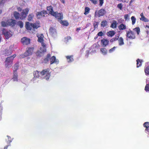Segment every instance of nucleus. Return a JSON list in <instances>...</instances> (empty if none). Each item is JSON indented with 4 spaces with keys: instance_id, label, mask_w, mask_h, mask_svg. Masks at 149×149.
Masks as SVG:
<instances>
[{
    "instance_id": "obj_1",
    "label": "nucleus",
    "mask_w": 149,
    "mask_h": 149,
    "mask_svg": "<svg viewBox=\"0 0 149 149\" xmlns=\"http://www.w3.org/2000/svg\"><path fill=\"white\" fill-rule=\"evenodd\" d=\"M47 10L49 14L57 18L58 19H61L63 18V16L62 13H58L57 12L54 11L53 7L51 6L47 7Z\"/></svg>"
},
{
    "instance_id": "obj_2",
    "label": "nucleus",
    "mask_w": 149,
    "mask_h": 149,
    "mask_svg": "<svg viewBox=\"0 0 149 149\" xmlns=\"http://www.w3.org/2000/svg\"><path fill=\"white\" fill-rule=\"evenodd\" d=\"M34 47H27L26 49L25 52L22 54L20 55L22 57L24 58L25 57H27L31 55L33 52Z\"/></svg>"
},
{
    "instance_id": "obj_3",
    "label": "nucleus",
    "mask_w": 149,
    "mask_h": 149,
    "mask_svg": "<svg viewBox=\"0 0 149 149\" xmlns=\"http://www.w3.org/2000/svg\"><path fill=\"white\" fill-rule=\"evenodd\" d=\"M16 56V55L14 54L12 56L8 57L6 58L5 64L6 67L9 68L11 66L13 60Z\"/></svg>"
},
{
    "instance_id": "obj_4",
    "label": "nucleus",
    "mask_w": 149,
    "mask_h": 149,
    "mask_svg": "<svg viewBox=\"0 0 149 149\" xmlns=\"http://www.w3.org/2000/svg\"><path fill=\"white\" fill-rule=\"evenodd\" d=\"M49 69L48 68L42 70L40 73L42 76L45 75L44 77V78L46 80H48L50 76V73L49 72Z\"/></svg>"
},
{
    "instance_id": "obj_5",
    "label": "nucleus",
    "mask_w": 149,
    "mask_h": 149,
    "mask_svg": "<svg viewBox=\"0 0 149 149\" xmlns=\"http://www.w3.org/2000/svg\"><path fill=\"white\" fill-rule=\"evenodd\" d=\"M127 37V38L130 39H134L135 38L136 36L134 32L130 30H129L127 31L126 34Z\"/></svg>"
},
{
    "instance_id": "obj_6",
    "label": "nucleus",
    "mask_w": 149,
    "mask_h": 149,
    "mask_svg": "<svg viewBox=\"0 0 149 149\" xmlns=\"http://www.w3.org/2000/svg\"><path fill=\"white\" fill-rule=\"evenodd\" d=\"M29 11V10L28 8L24 9L20 14H19V18L21 19H24L26 17Z\"/></svg>"
},
{
    "instance_id": "obj_7",
    "label": "nucleus",
    "mask_w": 149,
    "mask_h": 149,
    "mask_svg": "<svg viewBox=\"0 0 149 149\" xmlns=\"http://www.w3.org/2000/svg\"><path fill=\"white\" fill-rule=\"evenodd\" d=\"M18 66L17 65H15L14 69V76L13 78L14 81H18V72L17 70L18 69Z\"/></svg>"
},
{
    "instance_id": "obj_8",
    "label": "nucleus",
    "mask_w": 149,
    "mask_h": 149,
    "mask_svg": "<svg viewBox=\"0 0 149 149\" xmlns=\"http://www.w3.org/2000/svg\"><path fill=\"white\" fill-rule=\"evenodd\" d=\"M47 12L45 10H43L40 12H38L36 13V16L38 19H40L45 17V15L47 14Z\"/></svg>"
},
{
    "instance_id": "obj_9",
    "label": "nucleus",
    "mask_w": 149,
    "mask_h": 149,
    "mask_svg": "<svg viewBox=\"0 0 149 149\" xmlns=\"http://www.w3.org/2000/svg\"><path fill=\"white\" fill-rule=\"evenodd\" d=\"M2 33L4 35L5 38L6 39H8L12 35L11 32L10 31H7L5 29H3Z\"/></svg>"
},
{
    "instance_id": "obj_10",
    "label": "nucleus",
    "mask_w": 149,
    "mask_h": 149,
    "mask_svg": "<svg viewBox=\"0 0 149 149\" xmlns=\"http://www.w3.org/2000/svg\"><path fill=\"white\" fill-rule=\"evenodd\" d=\"M21 42L24 45H27L30 43V39L27 37H23L21 39Z\"/></svg>"
},
{
    "instance_id": "obj_11",
    "label": "nucleus",
    "mask_w": 149,
    "mask_h": 149,
    "mask_svg": "<svg viewBox=\"0 0 149 149\" xmlns=\"http://www.w3.org/2000/svg\"><path fill=\"white\" fill-rule=\"evenodd\" d=\"M50 64H52L54 63L58 64L59 63V61L58 59H56V57L55 56H53L51 58H50Z\"/></svg>"
},
{
    "instance_id": "obj_12",
    "label": "nucleus",
    "mask_w": 149,
    "mask_h": 149,
    "mask_svg": "<svg viewBox=\"0 0 149 149\" xmlns=\"http://www.w3.org/2000/svg\"><path fill=\"white\" fill-rule=\"evenodd\" d=\"M109 42V41L107 39L103 38L101 40V43L104 47H106L108 45Z\"/></svg>"
},
{
    "instance_id": "obj_13",
    "label": "nucleus",
    "mask_w": 149,
    "mask_h": 149,
    "mask_svg": "<svg viewBox=\"0 0 149 149\" xmlns=\"http://www.w3.org/2000/svg\"><path fill=\"white\" fill-rule=\"evenodd\" d=\"M106 13V11L103 8H102L98 11V17H99L101 16H103Z\"/></svg>"
},
{
    "instance_id": "obj_14",
    "label": "nucleus",
    "mask_w": 149,
    "mask_h": 149,
    "mask_svg": "<svg viewBox=\"0 0 149 149\" xmlns=\"http://www.w3.org/2000/svg\"><path fill=\"white\" fill-rule=\"evenodd\" d=\"M140 16L141 17L140 18V19L145 22H149V20L146 18L143 15V13H142L140 14Z\"/></svg>"
},
{
    "instance_id": "obj_15",
    "label": "nucleus",
    "mask_w": 149,
    "mask_h": 149,
    "mask_svg": "<svg viewBox=\"0 0 149 149\" xmlns=\"http://www.w3.org/2000/svg\"><path fill=\"white\" fill-rule=\"evenodd\" d=\"M32 23H30L29 22L26 23L25 27L27 30H31L32 29Z\"/></svg>"
},
{
    "instance_id": "obj_16",
    "label": "nucleus",
    "mask_w": 149,
    "mask_h": 149,
    "mask_svg": "<svg viewBox=\"0 0 149 149\" xmlns=\"http://www.w3.org/2000/svg\"><path fill=\"white\" fill-rule=\"evenodd\" d=\"M118 40L119 45L122 46L124 45V40L122 37H120L119 38L118 37Z\"/></svg>"
},
{
    "instance_id": "obj_17",
    "label": "nucleus",
    "mask_w": 149,
    "mask_h": 149,
    "mask_svg": "<svg viewBox=\"0 0 149 149\" xmlns=\"http://www.w3.org/2000/svg\"><path fill=\"white\" fill-rule=\"evenodd\" d=\"M8 25L13 26L16 24L15 20L13 19H10L8 21Z\"/></svg>"
},
{
    "instance_id": "obj_18",
    "label": "nucleus",
    "mask_w": 149,
    "mask_h": 149,
    "mask_svg": "<svg viewBox=\"0 0 149 149\" xmlns=\"http://www.w3.org/2000/svg\"><path fill=\"white\" fill-rule=\"evenodd\" d=\"M118 28L120 31L125 30L126 29V26L123 24H121L118 26Z\"/></svg>"
},
{
    "instance_id": "obj_19",
    "label": "nucleus",
    "mask_w": 149,
    "mask_h": 149,
    "mask_svg": "<svg viewBox=\"0 0 149 149\" xmlns=\"http://www.w3.org/2000/svg\"><path fill=\"white\" fill-rule=\"evenodd\" d=\"M51 57V55L50 54H48L46 57L45 58L43 62L45 63H47L50 60Z\"/></svg>"
},
{
    "instance_id": "obj_20",
    "label": "nucleus",
    "mask_w": 149,
    "mask_h": 149,
    "mask_svg": "<svg viewBox=\"0 0 149 149\" xmlns=\"http://www.w3.org/2000/svg\"><path fill=\"white\" fill-rule=\"evenodd\" d=\"M144 71L146 75H149V66H145Z\"/></svg>"
},
{
    "instance_id": "obj_21",
    "label": "nucleus",
    "mask_w": 149,
    "mask_h": 149,
    "mask_svg": "<svg viewBox=\"0 0 149 149\" xmlns=\"http://www.w3.org/2000/svg\"><path fill=\"white\" fill-rule=\"evenodd\" d=\"M12 51L10 49H7L4 51L3 54L6 56L9 55L11 54Z\"/></svg>"
},
{
    "instance_id": "obj_22",
    "label": "nucleus",
    "mask_w": 149,
    "mask_h": 149,
    "mask_svg": "<svg viewBox=\"0 0 149 149\" xmlns=\"http://www.w3.org/2000/svg\"><path fill=\"white\" fill-rule=\"evenodd\" d=\"M37 37H38V42H43L44 36L42 34H41L40 36L39 35L37 36Z\"/></svg>"
},
{
    "instance_id": "obj_23",
    "label": "nucleus",
    "mask_w": 149,
    "mask_h": 149,
    "mask_svg": "<svg viewBox=\"0 0 149 149\" xmlns=\"http://www.w3.org/2000/svg\"><path fill=\"white\" fill-rule=\"evenodd\" d=\"M118 24V23L115 20L113 21V23L111 24L110 26V27L113 28L115 29L117 27V25Z\"/></svg>"
},
{
    "instance_id": "obj_24",
    "label": "nucleus",
    "mask_w": 149,
    "mask_h": 149,
    "mask_svg": "<svg viewBox=\"0 0 149 149\" xmlns=\"http://www.w3.org/2000/svg\"><path fill=\"white\" fill-rule=\"evenodd\" d=\"M100 51L104 55H106L107 52V50L106 48H102L100 49Z\"/></svg>"
},
{
    "instance_id": "obj_25",
    "label": "nucleus",
    "mask_w": 149,
    "mask_h": 149,
    "mask_svg": "<svg viewBox=\"0 0 149 149\" xmlns=\"http://www.w3.org/2000/svg\"><path fill=\"white\" fill-rule=\"evenodd\" d=\"M66 58L67 61L69 63L72 62L74 60L72 56H66Z\"/></svg>"
},
{
    "instance_id": "obj_26",
    "label": "nucleus",
    "mask_w": 149,
    "mask_h": 149,
    "mask_svg": "<svg viewBox=\"0 0 149 149\" xmlns=\"http://www.w3.org/2000/svg\"><path fill=\"white\" fill-rule=\"evenodd\" d=\"M115 32L113 31H112L108 32L107 33V35L109 37H113L115 34Z\"/></svg>"
},
{
    "instance_id": "obj_27",
    "label": "nucleus",
    "mask_w": 149,
    "mask_h": 149,
    "mask_svg": "<svg viewBox=\"0 0 149 149\" xmlns=\"http://www.w3.org/2000/svg\"><path fill=\"white\" fill-rule=\"evenodd\" d=\"M142 62V60H140L139 59H137L136 60V65L137 68H139L141 65Z\"/></svg>"
},
{
    "instance_id": "obj_28",
    "label": "nucleus",
    "mask_w": 149,
    "mask_h": 149,
    "mask_svg": "<svg viewBox=\"0 0 149 149\" xmlns=\"http://www.w3.org/2000/svg\"><path fill=\"white\" fill-rule=\"evenodd\" d=\"M133 31L136 32L138 35H139L140 33V29L139 27H136L134 29H133Z\"/></svg>"
},
{
    "instance_id": "obj_29",
    "label": "nucleus",
    "mask_w": 149,
    "mask_h": 149,
    "mask_svg": "<svg viewBox=\"0 0 149 149\" xmlns=\"http://www.w3.org/2000/svg\"><path fill=\"white\" fill-rule=\"evenodd\" d=\"M107 25V22L104 20L102 21L101 23V27H104Z\"/></svg>"
},
{
    "instance_id": "obj_30",
    "label": "nucleus",
    "mask_w": 149,
    "mask_h": 149,
    "mask_svg": "<svg viewBox=\"0 0 149 149\" xmlns=\"http://www.w3.org/2000/svg\"><path fill=\"white\" fill-rule=\"evenodd\" d=\"M145 27L146 30V32L147 34V37L149 38V25H146Z\"/></svg>"
},
{
    "instance_id": "obj_31",
    "label": "nucleus",
    "mask_w": 149,
    "mask_h": 149,
    "mask_svg": "<svg viewBox=\"0 0 149 149\" xmlns=\"http://www.w3.org/2000/svg\"><path fill=\"white\" fill-rule=\"evenodd\" d=\"M34 15L33 14L31 13L29 14L28 17V20L29 21H32Z\"/></svg>"
},
{
    "instance_id": "obj_32",
    "label": "nucleus",
    "mask_w": 149,
    "mask_h": 149,
    "mask_svg": "<svg viewBox=\"0 0 149 149\" xmlns=\"http://www.w3.org/2000/svg\"><path fill=\"white\" fill-rule=\"evenodd\" d=\"M63 19V18L61 19H58L59 20H61L60 23L64 25V26H68V22L66 21H63L62 20V19Z\"/></svg>"
},
{
    "instance_id": "obj_33",
    "label": "nucleus",
    "mask_w": 149,
    "mask_h": 149,
    "mask_svg": "<svg viewBox=\"0 0 149 149\" xmlns=\"http://www.w3.org/2000/svg\"><path fill=\"white\" fill-rule=\"evenodd\" d=\"M33 75L35 77L38 78L39 77V72L37 71H34L33 72Z\"/></svg>"
},
{
    "instance_id": "obj_34",
    "label": "nucleus",
    "mask_w": 149,
    "mask_h": 149,
    "mask_svg": "<svg viewBox=\"0 0 149 149\" xmlns=\"http://www.w3.org/2000/svg\"><path fill=\"white\" fill-rule=\"evenodd\" d=\"M90 9V8L87 7H86L85 8V11L84 13V15H86L88 14L89 12Z\"/></svg>"
},
{
    "instance_id": "obj_35",
    "label": "nucleus",
    "mask_w": 149,
    "mask_h": 149,
    "mask_svg": "<svg viewBox=\"0 0 149 149\" xmlns=\"http://www.w3.org/2000/svg\"><path fill=\"white\" fill-rule=\"evenodd\" d=\"M99 23L98 22L95 21L93 23V25L94 26V30L97 28Z\"/></svg>"
},
{
    "instance_id": "obj_36",
    "label": "nucleus",
    "mask_w": 149,
    "mask_h": 149,
    "mask_svg": "<svg viewBox=\"0 0 149 149\" xmlns=\"http://www.w3.org/2000/svg\"><path fill=\"white\" fill-rule=\"evenodd\" d=\"M119 37V36H116V37H114L112 39H111L110 40V42H112L115 41H116L118 40V37Z\"/></svg>"
},
{
    "instance_id": "obj_37",
    "label": "nucleus",
    "mask_w": 149,
    "mask_h": 149,
    "mask_svg": "<svg viewBox=\"0 0 149 149\" xmlns=\"http://www.w3.org/2000/svg\"><path fill=\"white\" fill-rule=\"evenodd\" d=\"M131 19L132 21V24L133 25L135 23L136 20V18L134 16H132L131 17Z\"/></svg>"
},
{
    "instance_id": "obj_38",
    "label": "nucleus",
    "mask_w": 149,
    "mask_h": 149,
    "mask_svg": "<svg viewBox=\"0 0 149 149\" xmlns=\"http://www.w3.org/2000/svg\"><path fill=\"white\" fill-rule=\"evenodd\" d=\"M14 16L16 19L19 18V13L17 12H15L14 13Z\"/></svg>"
},
{
    "instance_id": "obj_39",
    "label": "nucleus",
    "mask_w": 149,
    "mask_h": 149,
    "mask_svg": "<svg viewBox=\"0 0 149 149\" xmlns=\"http://www.w3.org/2000/svg\"><path fill=\"white\" fill-rule=\"evenodd\" d=\"M32 27L33 28V29H37L39 27V26L37 25L36 24L34 23L33 24L32 23Z\"/></svg>"
},
{
    "instance_id": "obj_40",
    "label": "nucleus",
    "mask_w": 149,
    "mask_h": 149,
    "mask_svg": "<svg viewBox=\"0 0 149 149\" xmlns=\"http://www.w3.org/2000/svg\"><path fill=\"white\" fill-rule=\"evenodd\" d=\"M1 25L2 26L4 27H6L7 25H8V21H7L6 22L4 21L2 22H1Z\"/></svg>"
},
{
    "instance_id": "obj_41",
    "label": "nucleus",
    "mask_w": 149,
    "mask_h": 149,
    "mask_svg": "<svg viewBox=\"0 0 149 149\" xmlns=\"http://www.w3.org/2000/svg\"><path fill=\"white\" fill-rule=\"evenodd\" d=\"M143 126L146 128L149 127V122H146L143 124Z\"/></svg>"
},
{
    "instance_id": "obj_42",
    "label": "nucleus",
    "mask_w": 149,
    "mask_h": 149,
    "mask_svg": "<svg viewBox=\"0 0 149 149\" xmlns=\"http://www.w3.org/2000/svg\"><path fill=\"white\" fill-rule=\"evenodd\" d=\"M145 90L146 92L149 91V84H146L145 87Z\"/></svg>"
},
{
    "instance_id": "obj_43",
    "label": "nucleus",
    "mask_w": 149,
    "mask_h": 149,
    "mask_svg": "<svg viewBox=\"0 0 149 149\" xmlns=\"http://www.w3.org/2000/svg\"><path fill=\"white\" fill-rule=\"evenodd\" d=\"M124 17L125 20H129V16L128 14L125 15Z\"/></svg>"
},
{
    "instance_id": "obj_44",
    "label": "nucleus",
    "mask_w": 149,
    "mask_h": 149,
    "mask_svg": "<svg viewBox=\"0 0 149 149\" xmlns=\"http://www.w3.org/2000/svg\"><path fill=\"white\" fill-rule=\"evenodd\" d=\"M117 7L120 10H122L123 8V5L122 3H119L117 5Z\"/></svg>"
},
{
    "instance_id": "obj_45",
    "label": "nucleus",
    "mask_w": 149,
    "mask_h": 149,
    "mask_svg": "<svg viewBox=\"0 0 149 149\" xmlns=\"http://www.w3.org/2000/svg\"><path fill=\"white\" fill-rule=\"evenodd\" d=\"M116 48V47H114L110 49L109 50V52L110 53H111V52H113L114 51Z\"/></svg>"
},
{
    "instance_id": "obj_46",
    "label": "nucleus",
    "mask_w": 149,
    "mask_h": 149,
    "mask_svg": "<svg viewBox=\"0 0 149 149\" xmlns=\"http://www.w3.org/2000/svg\"><path fill=\"white\" fill-rule=\"evenodd\" d=\"M90 1L94 5H96L97 3V0H90Z\"/></svg>"
},
{
    "instance_id": "obj_47",
    "label": "nucleus",
    "mask_w": 149,
    "mask_h": 149,
    "mask_svg": "<svg viewBox=\"0 0 149 149\" xmlns=\"http://www.w3.org/2000/svg\"><path fill=\"white\" fill-rule=\"evenodd\" d=\"M40 50L43 53L45 52H46V48H40Z\"/></svg>"
},
{
    "instance_id": "obj_48",
    "label": "nucleus",
    "mask_w": 149,
    "mask_h": 149,
    "mask_svg": "<svg viewBox=\"0 0 149 149\" xmlns=\"http://www.w3.org/2000/svg\"><path fill=\"white\" fill-rule=\"evenodd\" d=\"M97 35L98 36H102L103 35V33L102 31H100L98 33Z\"/></svg>"
},
{
    "instance_id": "obj_49",
    "label": "nucleus",
    "mask_w": 149,
    "mask_h": 149,
    "mask_svg": "<svg viewBox=\"0 0 149 149\" xmlns=\"http://www.w3.org/2000/svg\"><path fill=\"white\" fill-rule=\"evenodd\" d=\"M99 5L100 6H102L104 3L103 0H99Z\"/></svg>"
},
{
    "instance_id": "obj_50",
    "label": "nucleus",
    "mask_w": 149,
    "mask_h": 149,
    "mask_svg": "<svg viewBox=\"0 0 149 149\" xmlns=\"http://www.w3.org/2000/svg\"><path fill=\"white\" fill-rule=\"evenodd\" d=\"M19 26L20 28H22L23 26V23L21 21H19Z\"/></svg>"
},
{
    "instance_id": "obj_51",
    "label": "nucleus",
    "mask_w": 149,
    "mask_h": 149,
    "mask_svg": "<svg viewBox=\"0 0 149 149\" xmlns=\"http://www.w3.org/2000/svg\"><path fill=\"white\" fill-rule=\"evenodd\" d=\"M41 44H42V47L41 48H46V45L45 44V43H44V42H41Z\"/></svg>"
},
{
    "instance_id": "obj_52",
    "label": "nucleus",
    "mask_w": 149,
    "mask_h": 149,
    "mask_svg": "<svg viewBox=\"0 0 149 149\" xmlns=\"http://www.w3.org/2000/svg\"><path fill=\"white\" fill-rule=\"evenodd\" d=\"M7 137L8 138V141L9 142H11L12 140L11 138L9 136H7Z\"/></svg>"
},
{
    "instance_id": "obj_53",
    "label": "nucleus",
    "mask_w": 149,
    "mask_h": 149,
    "mask_svg": "<svg viewBox=\"0 0 149 149\" xmlns=\"http://www.w3.org/2000/svg\"><path fill=\"white\" fill-rule=\"evenodd\" d=\"M66 38L67 39V40H71V37L70 36H68Z\"/></svg>"
},
{
    "instance_id": "obj_54",
    "label": "nucleus",
    "mask_w": 149,
    "mask_h": 149,
    "mask_svg": "<svg viewBox=\"0 0 149 149\" xmlns=\"http://www.w3.org/2000/svg\"><path fill=\"white\" fill-rule=\"evenodd\" d=\"M149 127H147V128H146L145 131H147L148 132H149Z\"/></svg>"
},
{
    "instance_id": "obj_55",
    "label": "nucleus",
    "mask_w": 149,
    "mask_h": 149,
    "mask_svg": "<svg viewBox=\"0 0 149 149\" xmlns=\"http://www.w3.org/2000/svg\"><path fill=\"white\" fill-rule=\"evenodd\" d=\"M133 1H133V0H131L130 1V4H129L130 6H131V4L132 3Z\"/></svg>"
},
{
    "instance_id": "obj_56",
    "label": "nucleus",
    "mask_w": 149,
    "mask_h": 149,
    "mask_svg": "<svg viewBox=\"0 0 149 149\" xmlns=\"http://www.w3.org/2000/svg\"><path fill=\"white\" fill-rule=\"evenodd\" d=\"M80 27L76 29V31H79V30H80Z\"/></svg>"
},
{
    "instance_id": "obj_57",
    "label": "nucleus",
    "mask_w": 149,
    "mask_h": 149,
    "mask_svg": "<svg viewBox=\"0 0 149 149\" xmlns=\"http://www.w3.org/2000/svg\"><path fill=\"white\" fill-rule=\"evenodd\" d=\"M60 1L63 3H65V0H60Z\"/></svg>"
},
{
    "instance_id": "obj_58",
    "label": "nucleus",
    "mask_w": 149,
    "mask_h": 149,
    "mask_svg": "<svg viewBox=\"0 0 149 149\" xmlns=\"http://www.w3.org/2000/svg\"><path fill=\"white\" fill-rule=\"evenodd\" d=\"M7 147H8V146H7L6 147H5L4 148V149H7Z\"/></svg>"
},
{
    "instance_id": "obj_59",
    "label": "nucleus",
    "mask_w": 149,
    "mask_h": 149,
    "mask_svg": "<svg viewBox=\"0 0 149 149\" xmlns=\"http://www.w3.org/2000/svg\"><path fill=\"white\" fill-rule=\"evenodd\" d=\"M19 11H21L22 10V9L21 8H20L19 7Z\"/></svg>"
},
{
    "instance_id": "obj_60",
    "label": "nucleus",
    "mask_w": 149,
    "mask_h": 149,
    "mask_svg": "<svg viewBox=\"0 0 149 149\" xmlns=\"http://www.w3.org/2000/svg\"><path fill=\"white\" fill-rule=\"evenodd\" d=\"M2 11L1 10H0V14L1 13Z\"/></svg>"
},
{
    "instance_id": "obj_61",
    "label": "nucleus",
    "mask_w": 149,
    "mask_h": 149,
    "mask_svg": "<svg viewBox=\"0 0 149 149\" xmlns=\"http://www.w3.org/2000/svg\"><path fill=\"white\" fill-rule=\"evenodd\" d=\"M122 1H123V2H125V1L124 0H122Z\"/></svg>"
},
{
    "instance_id": "obj_62",
    "label": "nucleus",
    "mask_w": 149,
    "mask_h": 149,
    "mask_svg": "<svg viewBox=\"0 0 149 149\" xmlns=\"http://www.w3.org/2000/svg\"><path fill=\"white\" fill-rule=\"evenodd\" d=\"M97 38V37H95V39H96Z\"/></svg>"
},
{
    "instance_id": "obj_63",
    "label": "nucleus",
    "mask_w": 149,
    "mask_h": 149,
    "mask_svg": "<svg viewBox=\"0 0 149 149\" xmlns=\"http://www.w3.org/2000/svg\"><path fill=\"white\" fill-rule=\"evenodd\" d=\"M148 9H149V6L148 7Z\"/></svg>"
}]
</instances>
